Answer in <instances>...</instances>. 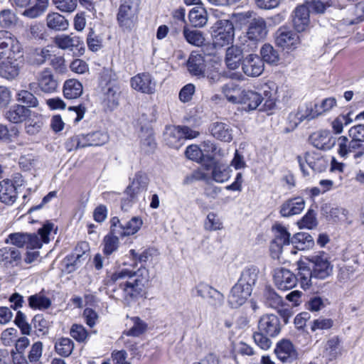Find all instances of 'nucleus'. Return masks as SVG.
I'll list each match as a JSON object with an SVG mask.
<instances>
[{
    "label": "nucleus",
    "instance_id": "f257e3e1",
    "mask_svg": "<svg viewBox=\"0 0 364 364\" xmlns=\"http://www.w3.org/2000/svg\"><path fill=\"white\" fill-rule=\"evenodd\" d=\"M122 280L119 284V289L112 290L114 298L122 300L129 306L139 297L142 296L144 287L149 281V272L145 267H140L136 271L122 269L112 274L110 282L113 283Z\"/></svg>",
    "mask_w": 364,
    "mask_h": 364
},
{
    "label": "nucleus",
    "instance_id": "f03ea898",
    "mask_svg": "<svg viewBox=\"0 0 364 364\" xmlns=\"http://www.w3.org/2000/svg\"><path fill=\"white\" fill-rule=\"evenodd\" d=\"M140 4L141 0H120L117 21L123 31H131L135 26Z\"/></svg>",
    "mask_w": 364,
    "mask_h": 364
},
{
    "label": "nucleus",
    "instance_id": "7ed1b4c3",
    "mask_svg": "<svg viewBox=\"0 0 364 364\" xmlns=\"http://www.w3.org/2000/svg\"><path fill=\"white\" fill-rule=\"evenodd\" d=\"M21 58H23V48L17 38L6 30H0V60Z\"/></svg>",
    "mask_w": 364,
    "mask_h": 364
},
{
    "label": "nucleus",
    "instance_id": "20e7f679",
    "mask_svg": "<svg viewBox=\"0 0 364 364\" xmlns=\"http://www.w3.org/2000/svg\"><path fill=\"white\" fill-rule=\"evenodd\" d=\"M308 260L315 279H325L332 274L333 265L328 253L323 251L316 252L309 256Z\"/></svg>",
    "mask_w": 364,
    "mask_h": 364
},
{
    "label": "nucleus",
    "instance_id": "39448f33",
    "mask_svg": "<svg viewBox=\"0 0 364 364\" xmlns=\"http://www.w3.org/2000/svg\"><path fill=\"white\" fill-rule=\"evenodd\" d=\"M212 38L219 48L232 43L235 28L231 21L227 19L218 20L211 28Z\"/></svg>",
    "mask_w": 364,
    "mask_h": 364
},
{
    "label": "nucleus",
    "instance_id": "423d86ee",
    "mask_svg": "<svg viewBox=\"0 0 364 364\" xmlns=\"http://www.w3.org/2000/svg\"><path fill=\"white\" fill-rule=\"evenodd\" d=\"M36 82L28 84L29 90L37 87L45 94H52L57 91L59 86L57 77L48 68L39 71L36 75Z\"/></svg>",
    "mask_w": 364,
    "mask_h": 364
},
{
    "label": "nucleus",
    "instance_id": "0eeeda50",
    "mask_svg": "<svg viewBox=\"0 0 364 364\" xmlns=\"http://www.w3.org/2000/svg\"><path fill=\"white\" fill-rule=\"evenodd\" d=\"M268 33L267 23L262 17L254 18L249 23L246 37L250 41L247 46L250 47V50H255L259 42L263 41Z\"/></svg>",
    "mask_w": 364,
    "mask_h": 364
},
{
    "label": "nucleus",
    "instance_id": "6e6552de",
    "mask_svg": "<svg viewBox=\"0 0 364 364\" xmlns=\"http://www.w3.org/2000/svg\"><path fill=\"white\" fill-rule=\"evenodd\" d=\"M318 112L316 109L315 103L307 102L301 105L296 113H290L288 117L289 130H293L304 120L310 121L317 117Z\"/></svg>",
    "mask_w": 364,
    "mask_h": 364
},
{
    "label": "nucleus",
    "instance_id": "1a4fd4ad",
    "mask_svg": "<svg viewBox=\"0 0 364 364\" xmlns=\"http://www.w3.org/2000/svg\"><path fill=\"white\" fill-rule=\"evenodd\" d=\"M338 153L343 158L348 157L350 154L355 159L360 157L364 154V140L350 141L345 136L338 138Z\"/></svg>",
    "mask_w": 364,
    "mask_h": 364
},
{
    "label": "nucleus",
    "instance_id": "9d476101",
    "mask_svg": "<svg viewBox=\"0 0 364 364\" xmlns=\"http://www.w3.org/2000/svg\"><path fill=\"white\" fill-rule=\"evenodd\" d=\"M88 247L86 242H81L77 245L75 252L67 255L63 260V271L70 274L77 269L86 259L85 250Z\"/></svg>",
    "mask_w": 364,
    "mask_h": 364
},
{
    "label": "nucleus",
    "instance_id": "9b49d317",
    "mask_svg": "<svg viewBox=\"0 0 364 364\" xmlns=\"http://www.w3.org/2000/svg\"><path fill=\"white\" fill-rule=\"evenodd\" d=\"M131 87L141 93L151 95L156 92V82L149 73H141L130 80Z\"/></svg>",
    "mask_w": 364,
    "mask_h": 364
},
{
    "label": "nucleus",
    "instance_id": "f8f14e48",
    "mask_svg": "<svg viewBox=\"0 0 364 364\" xmlns=\"http://www.w3.org/2000/svg\"><path fill=\"white\" fill-rule=\"evenodd\" d=\"M272 228L274 230V239L270 245V250L273 257H279L283 247L291 242L290 233L281 224H276Z\"/></svg>",
    "mask_w": 364,
    "mask_h": 364
},
{
    "label": "nucleus",
    "instance_id": "ddd939ff",
    "mask_svg": "<svg viewBox=\"0 0 364 364\" xmlns=\"http://www.w3.org/2000/svg\"><path fill=\"white\" fill-rule=\"evenodd\" d=\"M276 44L283 49H295L300 43L299 36L286 27L279 28L276 32Z\"/></svg>",
    "mask_w": 364,
    "mask_h": 364
},
{
    "label": "nucleus",
    "instance_id": "4468645a",
    "mask_svg": "<svg viewBox=\"0 0 364 364\" xmlns=\"http://www.w3.org/2000/svg\"><path fill=\"white\" fill-rule=\"evenodd\" d=\"M273 277L277 287L283 291L294 288L298 282L296 275L284 267L276 268L274 270Z\"/></svg>",
    "mask_w": 364,
    "mask_h": 364
},
{
    "label": "nucleus",
    "instance_id": "2eb2a0df",
    "mask_svg": "<svg viewBox=\"0 0 364 364\" xmlns=\"http://www.w3.org/2000/svg\"><path fill=\"white\" fill-rule=\"evenodd\" d=\"M55 45L62 50L77 52L82 55L81 50H84V43L82 39L78 36L70 33V35L62 34L57 36L54 39Z\"/></svg>",
    "mask_w": 364,
    "mask_h": 364
},
{
    "label": "nucleus",
    "instance_id": "dca6fc26",
    "mask_svg": "<svg viewBox=\"0 0 364 364\" xmlns=\"http://www.w3.org/2000/svg\"><path fill=\"white\" fill-rule=\"evenodd\" d=\"M258 330L269 337L277 336L281 331L279 318L274 314L263 315L259 321Z\"/></svg>",
    "mask_w": 364,
    "mask_h": 364
},
{
    "label": "nucleus",
    "instance_id": "f3484780",
    "mask_svg": "<svg viewBox=\"0 0 364 364\" xmlns=\"http://www.w3.org/2000/svg\"><path fill=\"white\" fill-rule=\"evenodd\" d=\"M242 70L248 77H257L264 70V63L257 55L250 54L242 61Z\"/></svg>",
    "mask_w": 364,
    "mask_h": 364
},
{
    "label": "nucleus",
    "instance_id": "a211bd4d",
    "mask_svg": "<svg viewBox=\"0 0 364 364\" xmlns=\"http://www.w3.org/2000/svg\"><path fill=\"white\" fill-rule=\"evenodd\" d=\"M53 228V224L48 222L38 229V235L28 234L29 240L26 242L27 248L31 250L41 248L43 242L48 243L49 242V235Z\"/></svg>",
    "mask_w": 364,
    "mask_h": 364
},
{
    "label": "nucleus",
    "instance_id": "6ab92c4d",
    "mask_svg": "<svg viewBox=\"0 0 364 364\" xmlns=\"http://www.w3.org/2000/svg\"><path fill=\"white\" fill-rule=\"evenodd\" d=\"M310 12L304 4L297 6L292 14V23L297 32L306 31L310 24Z\"/></svg>",
    "mask_w": 364,
    "mask_h": 364
},
{
    "label": "nucleus",
    "instance_id": "aec40b11",
    "mask_svg": "<svg viewBox=\"0 0 364 364\" xmlns=\"http://www.w3.org/2000/svg\"><path fill=\"white\" fill-rule=\"evenodd\" d=\"M312 145L323 150H329L334 146L336 138L328 130H320L310 136Z\"/></svg>",
    "mask_w": 364,
    "mask_h": 364
},
{
    "label": "nucleus",
    "instance_id": "412c9836",
    "mask_svg": "<svg viewBox=\"0 0 364 364\" xmlns=\"http://www.w3.org/2000/svg\"><path fill=\"white\" fill-rule=\"evenodd\" d=\"M274 353L282 363H291L297 358V352L289 340L283 339L278 342Z\"/></svg>",
    "mask_w": 364,
    "mask_h": 364
},
{
    "label": "nucleus",
    "instance_id": "4be33fe9",
    "mask_svg": "<svg viewBox=\"0 0 364 364\" xmlns=\"http://www.w3.org/2000/svg\"><path fill=\"white\" fill-rule=\"evenodd\" d=\"M197 295L203 299H207L208 303L213 306H221L224 296L217 289L206 284H199L197 287Z\"/></svg>",
    "mask_w": 364,
    "mask_h": 364
},
{
    "label": "nucleus",
    "instance_id": "5701e85b",
    "mask_svg": "<svg viewBox=\"0 0 364 364\" xmlns=\"http://www.w3.org/2000/svg\"><path fill=\"white\" fill-rule=\"evenodd\" d=\"M252 291L236 283L231 289L228 301L232 308L237 309L243 305Z\"/></svg>",
    "mask_w": 364,
    "mask_h": 364
},
{
    "label": "nucleus",
    "instance_id": "b1692460",
    "mask_svg": "<svg viewBox=\"0 0 364 364\" xmlns=\"http://www.w3.org/2000/svg\"><path fill=\"white\" fill-rule=\"evenodd\" d=\"M149 183V178L146 173L142 171L136 172L132 179L130 184L127 187V191L132 194V198L135 195L139 196L142 193L147 190Z\"/></svg>",
    "mask_w": 364,
    "mask_h": 364
},
{
    "label": "nucleus",
    "instance_id": "393cba45",
    "mask_svg": "<svg viewBox=\"0 0 364 364\" xmlns=\"http://www.w3.org/2000/svg\"><path fill=\"white\" fill-rule=\"evenodd\" d=\"M263 101V97L259 92L243 89L239 104L242 105V109L246 111L256 109Z\"/></svg>",
    "mask_w": 364,
    "mask_h": 364
},
{
    "label": "nucleus",
    "instance_id": "a878e982",
    "mask_svg": "<svg viewBox=\"0 0 364 364\" xmlns=\"http://www.w3.org/2000/svg\"><path fill=\"white\" fill-rule=\"evenodd\" d=\"M304 207L305 201L303 198H292L282 203L280 208V214L283 217H290L301 213Z\"/></svg>",
    "mask_w": 364,
    "mask_h": 364
},
{
    "label": "nucleus",
    "instance_id": "bb28decb",
    "mask_svg": "<svg viewBox=\"0 0 364 364\" xmlns=\"http://www.w3.org/2000/svg\"><path fill=\"white\" fill-rule=\"evenodd\" d=\"M204 57L196 52H192L187 61L188 70L192 75L204 77L205 71Z\"/></svg>",
    "mask_w": 364,
    "mask_h": 364
},
{
    "label": "nucleus",
    "instance_id": "cd10ccee",
    "mask_svg": "<svg viewBox=\"0 0 364 364\" xmlns=\"http://www.w3.org/2000/svg\"><path fill=\"white\" fill-rule=\"evenodd\" d=\"M210 131L212 136L220 141L230 142L232 140V129L228 123L213 122L210 127Z\"/></svg>",
    "mask_w": 364,
    "mask_h": 364
},
{
    "label": "nucleus",
    "instance_id": "c85d7f7f",
    "mask_svg": "<svg viewBox=\"0 0 364 364\" xmlns=\"http://www.w3.org/2000/svg\"><path fill=\"white\" fill-rule=\"evenodd\" d=\"M258 274L259 269L257 267L254 265L247 266L242 271L237 283L252 291V287L257 282Z\"/></svg>",
    "mask_w": 364,
    "mask_h": 364
},
{
    "label": "nucleus",
    "instance_id": "c756f323",
    "mask_svg": "<svg viewBox=\"0 0 364 364\" xmlns=\"http://www.w3.org/2000/svg\"><path fill=\"white\" fill-rule=\"evenodd\" d=\"M31 114V111L20 104H15L9 107L5 113V118L14 124H19Z\"/></svg>",
    "mask_w": 364,
    "mask_h": 364
},
{
    "label": "nucleus",
    "instance_id": "7c9ffc66",
    "mask_svg": "<svg viewBox=\"0 0 364 364\" xmlns=\"http://www.w3.org/2000/svg\"><path fill=\"white\" fill-rule=\"evenodd\" d=\"M5 60L0 63V76L7 80L15 79L20 72L18 61L21 62L23 58L20 60Z\"/></svg>",
    "mask_w": 364,
    "mask_h": 364
},
{
    "label": "nucleus",
    "instance_id": "2f4dec72",
    "mask_svg": "<svg viewBox=\"0 0 364 364\" xmlns=\"http://www.w3.org/2000/svg\"><path fill=\"white\" fill-rule=\"evenodd\" d=\"M17 198L16 188L9 179H5L0 182V201L12 205Z\"/></svg>",
    "mask_w": 364,
    "mask_h": 364
},
{
    "label": "nucleus",
    "instance_id": "473e14b6",
    "mask_svg": "<svg viewBox=\"0 0 364 364\" xmlns=\"http://www.w3.org/2000/svg\"><path fill=\"white\" fill-rule=\"evenodd\" d=\"M31 90H29L28 86L25 89L18 90L16 94V100L20 105L25 106L27 109L34 108L41 109L40 102L37 97L31 92Z\"/></svg>",
    "mask_w": 364,
    "mask_h": 364
},
{
    "label": "nucleus",
    "instance_id": "72a5a7b5",
    "mask_svg": "<svg viewBox=\"0 0 364 364\" xmlns=\"http://www.w3.org/2000/svg\"><path fill=\"white\" fill-rule=\"evenodd\" d=\"M164 137L166 144L175 149H178L183 144L179 126H166Z\"/></svg>",
    "mask_w": 364,
    "mask_h": 364
},
{
    "label": "nucleus",
    "instance_id": "f704fd0d",
    "mask_svg": "<svg viewBox=\"0 0 364 364\" xmlns=\"http://www.w3.org/2000/svg\"><path fill=\"white\" fill-rule=\"evenodd\" d=\"M243 51L237 46H232L227 48L225 62L230 70H235L239 68L243 60Z\"/></svg>",
    "mask_w": 364,
    "mask_h": 364
},
{
    "label": "nucleus",
    "instance_id": "c9c22d12",
    "mask_svg": "<svg viewBox=\"0 0 364 364\" xmlns=\"http://www.w3.org/2000/svg\"><path fill=\"white\" fill-rule=\"evenodd\" d=\"M21 260L19 250L12 247H4L0 249V263L4 265H17Z\"/></svg>",
    "mask_w": 364,
    "mask_h": 364
},
{
    "label": "nucleus",
    "instance_id": "e433bc0d",
    "mask_svg": "<svg viewBox=\"0 0 364 364\" xmlns=\"http://www.w3.org/2000/svg\"><path fill=\"white\" fill-rule=\"evenodd\" d=\"M46 21L48 28L55 31H64L69 27V22L65 16L56 12L48 14Z\"/></svg>",
    "mask_w": 364,
    "mask_h": 364
},
{
    "label": "nucleus",
    "instance_id": "4c0bfd02",
    "mask_svg": "<svg viewBox=\"0 0 364 364\" xmlns=\"http://www.w3.org/2000/svg\"><path fill=\"white\" fill-rule=\"evenodd\" d=\"M83 92L82 85L75 79L67 80L63 86V95L69 100L77 99Z\"/></svg>",
    "mask_w": 364,
    "mask_h": 364
},
{
    "label": "nucleus",
    "instance_id": "58836bf2",
    "mask_svg": "<svg viewBox=\"0 0 364 364\" xmlns=\"http://www.w3.org/2000/svg\"><path fill=\"white\" fill-rule=\"evenodd\" d=\"M243 88L240 85L230 82L222 87V92L229 102L239 104Z\"/></svg>",
    "mask_w": 364,
    "mask_h": 364
},
{
    "label": "nucleus",
    "instance_id": "ea45409f",
    "mask_svg": "<svg viewBox=\"0 0 364 364\" xmlns=\"http://www.w3.org/2000/svg\"><path fill=\"white\" fill-rule=\"evenodd\" d=\"M28 306L32 309L45 310L51 306V300L46 296L43 290L38 294L31 295L28 299Z\"/></svg>",
    "mask_w": 364,
    "mask_h": 364
},
{
    "label": "nucleus",
    "instance_id": "a19ab883",
    "mask_svg": "<svg viewBox=\"0 0 364 364\" xmlns=\"http://www.w3.org/2000/svg\"><path fill=\"white\" fill-rule=\"evenodd\" d=\"M204 166L207 170L212 168V178L217 183H223L230 178V172L228 168L223 166L214 164L210 166V164H204Z\"/></svg>",
    "mask_w": 364,
    "mask_h": 364
},
{
    "label": "nucleus",
    "instance_id": "79ce46f5",
    "mask_svg": "<svg viewBox=\"0 0 364 364\" xmlns=\"http://www.w3.org/2000/svg\"><path fill=\"white\" fill-rule=\"evenodd\" d=\"M18 18L16 13L10 9H4L0 11V28L2 30L14 28L18 23Z\"/></svg>",
    "mask_w": 364,
    "mask_h": 364
},
{
    "label": "nucleus",
    "instance_id": "37998d69",
    "mask_svg": "<svg viewBox=\"0 0 364 364\" xmlns=\"http://www.w3.org/2000/svg\"><path fill=\"white\" fill-rule=\"evenodd\" d=\"M353 112L350 111L346 114H341L331 122L333 132L336 134L343 132V127L350 124L353 120L352 118Z\"/></svg>",
    "mask_w": 364,
    "mask_h": 364
},
{
    "label": "nucleus",
    "instance_id": "c03bdc74",
    "mask_svg": "<svg viewBox=\"0 0 364 364\" xmlns=\"http://www.w3.org/2000/svg\"><path fill=\"white\" fill-rule=\"evenodd\" d=\"M262 60L269 64L277 65L279 60V54L278 51L270 44L263 45L260 50Z\"/></svg>",
    "mask_w": 364,
    "mask_h": 364
},
{
    "label": "nucleus",
    "instance_id": "a18cd8bd",
    "mask_svg": "<svg viewBox=\"0 0 364 364\" xmlns=\"http://www.w3.org/2000/svg\"><path fill=\"white\" fill-rule=\"evenodd\" d=\"M291 243L298 249L303 250L309 247L314 244V239L311 235L307 232H298L291 239Z\"/></svg>",
    "mask_w": 364,
    "mask_h": 364
},
{
    "label": "nucleus",
    "instance_id": "49530a36",
    "mask_svg": "<svg viewBox=\"0 0 364 364\" xmlns=\"http://www.w3.org/2000/svg\"><path fill=\"white\" fill-rule=\"evenodd\" d=\"M189 21L194 27H203L207 23V14L203 8H193L188 15Z\"/></svg>",
    "mask_w": 364,
    "mask_h": 364
},
{
    "label": "nucleus",
    "instance_id": "de8ad7c7",
    "mask_svg": "<svg viewBox=\"0 0 364 364\" xmlns=\"http://www.w3.org/2000/svg\"><path fill=\"white\" fill-rule=\"evenodd\" d=\"M183 34L186 41L194 46L199 47L205 42L203 34L200 31L191 30L186 26H184Z\"/></svg>",
    "mask_w": 364,
    "mask_h": 364
},
{
    "label": "nucleus",
    "instance_id": "09e8293b",
    "mask_svg": "<svg viewBox=\"0 0 364 364\" xmlns=\"http://www.w3.org/2000/svg\"><path fill=\"white\" fill-rule=\"evenodd\" d=\"M265 304L271 308L277 309L282 304V298L270 287H267L263 294Z\"/></svg>",
    "mask_w": 364,
    "mask_h": 364
},
{
    "label": "nucleus",
    "instance_id": "8fccbe9b",
    "mask_svg": "<svg viewBox=\"0 0 364 364\" xmlns=\"http://www.w3.org/2000/svg\"><path fill=\"white\" fill-rule=\"evenodd\" d=\"M74 348V343L68 338H60L55 343L56 353L61 356H69Z\"/></svg>",
    "mask_w": 364,
    "mask_h": 364
},
{
    "label": "nucleus",
    "instance_id": "3c124183",
    "mask_svg": "<svg viewBox=\"0 0 364 364\" xmlns=\"http://www.w3.org/2000/svg\"><path fill=\"white\" fill-rule=\"evenodd\" d=\"M340 339L338 336H333L328 339L325 346L324 355L328 357L330 360L335 359L339 354Z\"/></svg>",
    "mask_w": 364,
    "mask_h": 364
},
{
    "label": "nucleus",
    "instance_id": "603ef678",
    "mask_svg": "<svg viewBox=\"0 0 364 364\" xmlns=\"http://www.w3.org/2000/svg\"><path fill=\"white\" fill-rule=\"evenodd\" d=\"M119 240L118 237L107 234L103 239V253L106 256L111 255L116 252L119 247Z\"/></svg>",
    "mask_w": 364,
    "mask_h": 364
},
{
    "label": "nucleus",
    "instance_id": "864d4df0",
    "mask_svg": "<svg viewBox=\"0 0 364 364\" xmlns=\"http://www.w3.org/2000/svg\"><path fill=\"white\" fill-rule=\"evenodd\" d=\"M132 321H133V326L127 331L124 332L127 336L137 337L146 331L147 325L139 317H133Z\"/></svg>",
    "mask_w": 364,
    "mask_h": 364
},
{
    "label": "nucleus",
    "instance_id": "5fc2aeb1",
    "mask_svg": "<svg viewBox=\"0 0 364 364\" xmlns=\"http://www.w3.org/2000/svg\"><path fill=\"white\" fill-rule=\"evenodd\" d=\"M36 119H30L25 124L26 133L30 136L38 134L43 126V121L41 115H36Z\"/></svg>",
    "mask_w": 364,
    "mask_h": 364
},
{
    "label": "nucleus",
    "instance_id": "6e6d98bb",
    "mask_svg": "<svg viewBox=\"0 0 364 364\" xmlns=\"http://www.w3.org/2000/svg\"><path fill=\"white\" fill-rule=\"evenodd\" d=\"M29 240L28 233L14 232L8 235L5 240L6 243H11L17 247H23Z\"/></svg>",
    "mask_w": 364,
    "mask_h": 364
},
{
    "label": "nucleus",
    "instance_id": "4d7b16f0",
    "mask_svg": "<svg viewBox=\"0 0 364 364\" xmlns=\"http://www.w3.org/2000/svg\"><path fill=\"white\" fill-rule=\"evenodd\" d=\"M15 324L20 328L23 335H30L31 332V324L28 322L27 317L24 313L18 311L14 319Z\"/></svg>",
    "mask_w": 364,
    "mask_h": 364
},
{
    "label": "nucleus",
    "instance_id": "13d9d810",
    "mask_svg": "<svg viewBox=\"0 0 364 364\" xmlns=\"http://www.w3.org/2000/svg\"><path fill=\"white\" fill-rule=\"evenodd\" d=\"M298 276L299 277L301 286L304 289H308L311 285V279L314 278L311 267H300Z\"/></svg>",
    "mask_w": 364,
    "mask_h": 364
},
{
    "label": "nucleus",
    "instance_id": "bf43d9fd",
    "mask_svg": "<svg viewBox=\"0 0 364 364\" xmlns=\"http://www.w3.org/2000/svg\"><path fill=\"white\" fill-rule=\"evenodd\" d=\"M216 145L211 141H204L201 144L200 150L203 151V154H205V162L210 164V166L214 164V158L210 154H214L216 151Z\"/></svg>",
    "mask_w": 364,
    "mask_h": 364
},
{
    "label": "nucleus",
    "instance_id": "052dcab7",
    "mask_svg": "<svg viewBox=\"0 0 364 364\" xmlns=\"http://www.w3.org/2000/svg\"><path fill=\"white\" fill-rule=\"evenodd\" d=\"M205 229L208 231H215L223 229V223L214 213H209L204 224Z\"/></svg>",
    "mask_w": 364,
    "mask_h": 364
},
{
    "label": "nucleus",
    "instance_id": "680f3d73",
    "mask_svg": "<svg viewBox=\"0 0 364 364\" xmlns=\"http://www.w3.org/2000/svg\"><path fill=\"white\" fill-rule=\"evenodd\" d=\"M33 327L42 335L48 333L50 322L46 320L43 314H36L32 319Z\"/></svg>",
    "mask_w": 364,
    "mask_h": 364
},
{
    "label": "nucleus",
    "instance_id": "e2e57ef3",
    "mask_svg": "<svg viewBox=\"0 0 364 364\" xmlns=\"http://www.w3.org/2000/svg\"><path fill=\"white\" fill-rule=\"evenodd\" d=\"M143 221L139 217H133L131 220L124 223V231L126 236L132 235L137 232L141 228Z\"/></svg>",
    "mask_w": 364,
    "mask_h": 364
},
{
    "label": "nucleus",
    "instance_id": "0e129e2a",
    "mask_svg": "<svg viewBox=\"0 0 364 364\" xmlns=\"http://www.w3.org/2000/svg\"><path fill=\"white\" fill-rule=\"evenodd\" d=\"M186 156L191 160L198 161L201 160L203 165L206 164L205 162V154H203V151L197 145H190L186 148L185 151Z\"/></svg>",
    "mask_w": 364,
    "mask_h": 364
},
{
    "label": "nucleus",
    "instance_id": "69168bd1",
    "mask_svg": "<svg viewBox=\"0 0 364 364\" xmlns=\"http://www.w3.org/2000/svg\"><path fill=\"white\" fill-rule=\"evenodd\" d=\"M124 223L122 224L117 217H113L110 220V230L108 234L112 235L119 238V237H125L124 233Z\"/></svg>",
    "mask_w": 364,
    "mask_h": 364
},
{
    "label": "nucleus",
    "instance_id": "338daca9",
    "mask_svg": "<svg viewBox=\"0 0 364 364\" xmlns=\"http://www.w3.org/2000/svg\"><path fill=\"white\" fill-rule=\"evenodd\" d=\"M50 52L47 48L36 50L31 58V64L38 66L43 65L46 60H48Z\"/></svg>",
    "mask_w": 364,
    "mask_h": 364
},
{
    "label": "nucleus",
    "instance_id": "774afa93",
    "mask_svg": "<svg viewBox=\"0 0 364 364\" xmlns=\"http://www.w3.org/2000/svg\"><path fill=\"white\" fill-rule=\"evenodd\" d=\"M269 337L266 333H263L258 330L257 332L254 333L253 339L255 343L262 350H268L272 346V341L268 338Z\"/></svg>",
    "mask_w": 364,
    "mask_h": 364
}]
</instances>
